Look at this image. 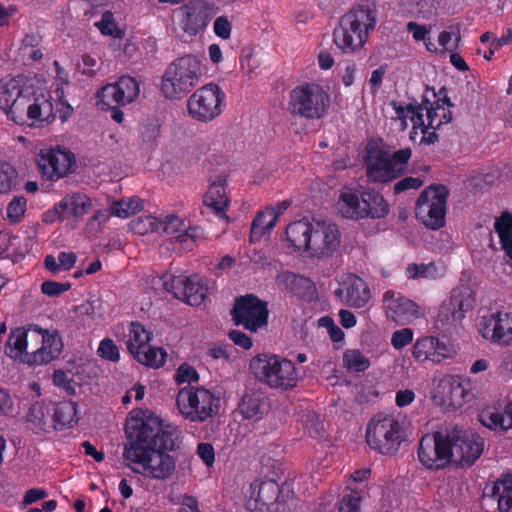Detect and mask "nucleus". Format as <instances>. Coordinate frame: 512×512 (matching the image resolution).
<instances>
[{
	"mask_svg": "<svg viewBox=\"0 0 512 512\" xmlns=\"http://www.w3.org/2000/svg\"><path fill=\"white\" fill-rule=\"evenodd\" d=\"M35 77L18 75L0 81V109L15 124L43 127L58 116L62 122L68 120L73 108L67 102H53L49 91L38 85Z\"/></svg>",
	"mask_w": 512,
	"mask_h": 512,
	"instance_id": "obj_1",
	"label": "nucleus"
},
{
	"mask_svg": "<svg viewBox=\"0 0 512 512\" xmlns=\"http://www.w3.org/2000/svg\"><path fill=\"white\" fill-rule=\"evenodd\" d=\"M125 431L130 439L123 452L125 460L140 464L143 475L153 479L166 480L173 475L176 463L166 451L175 448V429L163 427L157 417H148L135 420Z\"/></svg>",
	"mask_w": 512,
	"mask_h": 512,
	"instance_id": "obj_2",
	"label": "nucleus"
},
{
	"mask_svg": "<svg viewBox=\"0 0 512 512\" xmlns=\"http://www.w3.org/2000/svg\"><path fill=\"white\" fill-rule=\"evenodd\" d=\"M485 441L480 435L457 425H447L419 442V461L430 470H440L448 464L470 467L482 455Z\"/></svg>",
	"mask_w": 512,
	"mask_h": 512,
	"instance_id": "obj_3",
	"label": "nucleus"
},
{
	"mask_svg": "<svg viewBox=\"0 0 512 512\" xmlns=\"http://www.w3.org/2000/svg\"><path fill=\"white\" fill-rule=\"evenodd\" d=\"M284 248L292 253L312 251L310 256L334 253L341 243L338 226L330 221L311 222L308 218L296 220L286 226L282 237Z\"/></svg>",
	"mask_w": 512,
	"mask_h": 512,
	"instance_id": "obj_4",
	"label": "nucleus"
},
{
	"mask_svg": "<svg viewBox=\"0 0 512 512\" xmlns=\"http://www.w3.org/2000/svg\"><path fill=\"white\" fill-rule=\"evenodd\" d=\"M7 345L21 355L29 366L44 365L59 357L63 341L57 330H44L37 325L18 327L11 331Z\"/></svg>",
	"mask_w": 512,
	"mask_h": 512,
	"instance_id": "obj_5",
	"label": "nucleus"
},
{
	"mask_svg": "<svg viewBox=\"0 0 512 512\" xmlns=\"http://www.w3.org/2000/svg\"><path fill=\"white\" fill-rule=\"evenodd\" d=\"M376 24L375 4L357 3L342 16L339 28L334 31V43L342 52L353 53L364 46Z\"/></svg>",
	"mask_w": 512,
	"mask_h": 512,
	"instance_id": "obj_6",
	"label": "nucleus"
},
{
	"mask_svg": "<svg viewBox=\"0 0 512 512\" xmlns=\"http://www.w3.org/2000/svg\"><path fill=\"white\" fill-rule=\"evenodd\" d=\"M412 156L411 148H402L393 153L378 146H368L363 157L365 175L369 183L387 184L408 171Z\"/></svg>",
	"mask_w": 512,
	"mask_h": 512,
	"instance_id": "obj_7",
	"label": "nucleus"
},
{
	"mask_svg": "<svg viewBox=\"0 0 512 512\" xmlns=\"http://www.w3.org/2000/svg\"><path fill=\"white\" fill-rule=\"evenodd\" d=\"M343 217L353 220L382 219L390 212V205L373 187L346 188L339 198Z\"/></svg>",
	"mask_w": 512,
	"mask_h": 512,
	"instance_id": "obj_8",
	"label": "nucleus"
},
{
	"mask_svg": "<svg viewBox=\"0 0 512 512\" xmlns=\"http://www.w3.org/2000/svg\"><path fill=\"white\" fill-rule=\"evenodd\" d=\"M249 369L255 379L271 389L287 391L299 381L295 364L276 354H258L250 360Z\"/></svg>",
	"mask_w": 512,
	"mask_h": 512,
	"instance_id": "obj_9",
	"label": "nucleus"
},
{
	"mask_svg": "<svg viewBox=\"0 0 512 512\" xmlns=\"http://www.w3.org/2000/svg\"><path fill=\"white\" fill-rule=\"evenodd\" d=\"M202 76L201 61L192 54L178 57L166 68L161 80V92L170 100L187 95Z\"/></svg>",
	"mask_w": 512,
	"mask_h": 512,
	"instance_id": "obj_10",
	"label": "nucleus"
},
{
	"mask_svg": "<svg viewBox=\"0 0 512 512\" xmlns=\"http://www.w3.org/2000/svg\"><path fill=\"white\" fill-rule=\"evenodd\" d=\"M331 98L325 88L317 83H303L289 94L288 110L295 118L319 120L329 111Z\"/></svg>",
	"mask_w": 512,
	"mask_h": 512,
	"instance_id": "obj_11",
	"label": "nucleus"
},
{
	"mask_svg": "<svg viewBox=\"0 0 512 512\" xmlns=\"http://www.w3.org/2000/svg\"><path fill=\"white\" fill-rule=\"evenodd\" d=\"M406 437L404 421L393 415L377 414L367 425V444L383 455L396 454Z\"/></svg>",
	"mask_w": 512,
	"mask_h": 512,
	"instance_id": "obj_12",
	"label": "nucleus"
},
{
	"mask_svg": "<svg viewBox=\"0 0 512 512\" xmlns=\"http://www.w3.org/2000/svg\"><path fill=\"white\" fill-rule=\"evenodd\" d=\"M179 412L192 422H203L218 412L220 399L203 387H184L177 395Z\"/></svg>",
	"mask_w": 512,
	"mask_h": 512,
	"instance_id": "obj_13",
	"label": "nucleus"
},
{
	"mask_svg": "<svg viewBox=\"0 0 512 512\" xmlns=\"http://www.w3.org/2000/svg\"><path fill=\"white\" fill-rule=\"evenodd\" d=\"M449 189L443 184H431L418 196L415 215L427 228L438 230L445 225Z\"/></svg>",
	"mask_w": 512,
	"mask_h": 512,
	"instance_id": "obj_14",
	"label": "nucleus"
},
{
	"mask_svg": "<svg viewBox=\"0 0 512 512\" xmlns=\"http://www.w3.org/2000/svg\"><path fill=\"white\" fill-rule=\"evenodd\" d=\"M474 302V292L470 287L454 288L450 297L440 305L434 328L443 334L451 333L462 322L465 313L473 308Z\"/></svg>",
	"mask_w": 512,
	"mask_h": 512,
	"instance_id": "obj_15",
	"label": "nucleus"
},
{
	"mask_svg": "<svg viewBox=\"0 0 512 512\" xmlns=\"http://www.w3.org/2000/svg\"><path fill=\"white\" fill-rule=\"evenodd\" d=\"M226 95L215 83L198 88L187 100L189 115L196 121L207 123L217 118L225 107Z\"/></svg>",
	"mask_w": 512,
	"mask_h": 512,
	"instance_id": "obj_16",
	"label": "nucleus"
},
{
	"mask_svg": "<svg viewBox=\"0 0 512 512\" xmlns=\"http://www.w3.org/2000/svg\"><path fill=\"white\" fill-rule=\"evenodd\" d=\"M230 314L235 325L256 332L267 325L269 311L267 302L254 294H246L235 299Z\"/></svg>",
	"mask_w": 512,
	"mask_h": 512,
	"instance_id": "obj_17",
	"label": "nucleus"
},
{
	"mask_svg": "<svg viewBox=\"0 0 512 512\" xmlns=\"http://www.w3.org/2000/svg\"><path fill=\"white\" fill-rule=\"evenodd\" d=\"M37 165L44 179L58 181L74 172L76 158L74 153L64 147H51L40 150Z\"/></svg>",
	"mask_w": 512,
	"mask_h": 512,
	"instance_id": "obj_18",
	"label": "nucleus"
},
{
	"mask_svg": "<svg viewBox=\"0 0 512 512\" xmlns=\"http://www.w3.org/2000/svg\"><path fill=\"white\" fill-rule=\"evenodd\" d=\"M179 25L189 36L203 33L216 14L213 4L203 0H191L177 9Z\"/></svg>",
	"mask_w": 512,
	"mask_h": 512,
	"instance_id": "obj_19",
	"label": "nucleus"
},
{
	"mask_svg": "<svg viewBox=\"0 0 512 512\" xmlns=\"http://www.w3.org/2000/svg\"><path fill=\"white\" fill-rule=\"evenodd\" d=\"M168 292L173 296L192 306H199L207 296L208 288L198 275L173 276L164 283Z\"/></svg>",
	"mask_w": 512,
	"mask_h": 512,
	"instance_id": "obj_20",
	"label": "nucleus"
},
{
	"mask_svg": "<svg viewBox=\"0 0 512 512\" xmlns=\"http://www.w3.org/2000/svg\"><path fill=\"white\" fill-rule=\"evenodd\" d=\"M425 93H428V101L425 103V108H423V112H426V128L438 130L442 125L452 121V113L445 106L453 107L454 104L447 96L445 87H442L438 93L433 88L427 87Z\"/></svg>",
	"mask_w": 512,
	"mask_h": 512,
	"instance_id": "obj_21",
	"label": "nucleus"
},
{
	"mask_svg": "<svg viewBox=\"0 0 512 512\" xmlns=\"http://www.w3.org/2000/svg\"><path fill=\"white\" fill-rule=\"evenodd\" d=\"M91 205V199L86 194H69L44 214L43 221L50 223L71 217H80L88 213Z\"/></svg>",
	"mask_w": 512,
	"mask_h": 512,
	"instance_id": "obj_22",
	"label": "nucleus"
},
{
	"mask_svg": "<svg viewBox=\"0 0 512 512\" xmlns=\"http://www.w3.org/2000/svg\"><path fill=\"white\" fill-rule=\"evenodd\" d=\"M383 306L386 316L401 325L407 324L420 316L419 306L414 301L394 291L385 292Z\"/></svg>",
	"mask_w": 512,
	"mask_h": 512,
	"instance_id": "obj_23",
	"label": "nucleus"
},
{
	"mask_svg": "<svg viewBox=\"0 0 512 512\" xmlns=\"http://www.w3.org/2000/svg\"><path fill=\"white\" fill-rule=\"evenodd\" d=\"M140 93L139 83L131 76H121L115 83L104 86L100 92L102 102L126 105L134 101Z\"/></svg>",
	"mask_w": 512,
	"mask_h": 512,
	"instance_id": "obj_24",
	"label": "nucleus"
},
{
	"mask_svg": "<svg viewBox=\"0 0 512 512\" xmlns=\"http://www.w3.org/2000/svg\"><path fill=\"white\" fill-rule=\"evenodd\" d=\"M482 335L502 346L512 344V313L491 314L483 319Z\"/></svg>",
	"mask_w": 512,
	"mask_h": 512,
	"instance_id": "obj_25",
	"label": "nucleus"
},
{
	"mask_svg": "<svg viewBox=\"0 0 512 512\" xmlns=\"http://www.w3.org/2000/svg\"><path fill=\"white\" fill-rule=\"evenodd\" d=\"M270 398L260 389H248L244 392L238 410L245 419L258 421L269 413Z\"/></svg>",
	"mask_w": 512,
	"mask_h": 512,
	"instance_id": "obj_26",
	"label": "nucleus"
},
{
	"mask_svg": "<svg viewBox=\"0 0 512 512\" xmlns=\"http://www.w3.org/2000/svg\"><path fill=\"white\" fill-rule=\"evenodd\" d=\"M276 282L299 298L311 301L316 297L314 282L305 276L283 271L277 275Z\"/></svg>",
	"mask_w": 512,
	"mask_h": 512,
	"instance_id": "obj_27",
	"label": "nucleus"
},
{
	"mask_svg": "<svg viewBox=\"0 0 512 512\" xmlns=\"http://www.w3.org/2000/svg\"><path fill=\"white\" fill-rule=\"evenodd\" d=\"M226 184L227 176L225 174L218 175L212 180L208 191L203 196L204 205L219 218L226 217L228 209L229 201L225 192Z\"/></svg>",
	"mask_w": 512,
	"mask_h": 512,
	"instance_id": "obj_28",
	"label": "nucleus"
},
{
	"mask_svg": "<svg viewBox=\"0 0 512 512\" xmlns=\"http://www.w3.org/2000/svg\"><path fill=\"white\" fill-rule=\"evenodd\" d=\"M465 396L466 390L461 381L455 377H446L439 382L434 398H439L441 405L459 408L464 404Z\"/></svg>",
	"mask_w": 512,
	"mask_h": 512,
	"instance_id": "obj_29",
	"label": "nucleus"
},
{
	"mask_svg": "<svg viewBox=\"0 0 512 512\" xmlns=\"http://www.w3.org/2000/svg\"><path fill=\"white\" fill-rule=\"evenodd\" d=\"M346 286L345 304L353 308H362L370 300L371 294L367 283L360 277L350 274L344 281Z\"/></svg>",
	"mask_w": 512,
	"mask_h": 512,
	"instance_id": "obj_30",
	"label": "nucleus"
},
{
	"mask_svg": "<svg viewBox=\"0 0 512 512\" xmlns=\"http://www.w3.org/2000/svg\"><path fill=\"white\" fill-rule=\"evenodd\" d=\"M280 494L278 484L273 481L262 482L259 486L257 497L249 502V508L252 512H265L270 506L274 505Z\"/></svg>",
	"mask_w": 512,
	"mask_h": 512,
	"instance_id": "obj_31",
	"label": "nucleus"
},
{
	"mask_svg": "<svg viewBox=\"0 0 512 512\" xmlns=\"http://www.w3.org/2000/svg\"><path fill=\"white\" fill-rule=\"evenodd\" d=\"M427 101L428 93H424L421 99V103L419 104L414 102L402 105L401 103L394 100L391 102V106L400 119L409 117L413 123V128H417V125H423V108H425V103Z\"/></svg>",
	"mask_w": 512,
	"mask_h": 512,
	"instance_id": "obj_32",
	"label": "nucleus"
},
{
	"mask_svg": "<svg viewBox=\"0 0 512 512\" xmlns=\"http://www.w3.org/2000/svg\"><path fill=\"white\" fill-rule=\"evenodd\" d=\"M494 230L499 237L501 248L506 256H512V214L504 211L495 219Z\"/></svg>",
	"mask_w": 512,
	"mask_h": 512,
	"instance_id": "obj_33",
	"label": "nucleus"
},
{
	"mask_svg": "<svg viewBox=\"0 0 512 512\" xmlns=\"http://www.w3.org/2000/svg\"><path fill=\"white\" fill-rule=\"evenodd\" d=\"M491 496L497 501L501 512L512 510V474L494 483Z\"/></svg>",
	"mask_w": 512,
	"mask_h": 512,
	"instance_id": "obj_34",
	"label": "nucleus"
},
{
	"mask_svg": "<svg viewBox=\"0 0 512 512\" xmlns=\"http://www.w3.org/2000/svg\"><path fill=\"white\" fill-rule=\"evenodd\" d=\"M479 417L480 422L489 429L506 431L512 428V418L506 414V409L500 413L495 409L486 408L481 411Z\"/></svg>",
	"mask_w": 512,
	"mask_h": 512,
	"instance_id": "obj_35",
	"label": "nucleus"
},
{
	"mask_svg": "<svg viewBox=\"0 0 512 512\" xmlns=\"http://www.w3.org/2000/svg\"><path fill=\"white\" fill-rule=\"evenodd\" d=\"M51 426L54 428L69 426L76 421V403L72 401H63L52 408Z\"/></svg>",
	"mask_w": 512,
	"mask_h": 512,
	"instance_id": "obj_36",
	"label": "nucleus"
},
{
	"mask_svg": "<svg viewBox=\"0 0 512 512\" xmlns=\"http://www.w3.org/2000/svg\"><path fill=\"white\" fill-rule=\"evenodd\" d=\"M437 345V337L426 336L418 339L412 348V356L418 362L430 360L439 363V354H435V346Z\"/></svg>",
	"mask_w": 512,
	"mask_h": 512,
	"instance_id": "obj_37",
	"label": "nucleus"
},
{
	"mask_svg": "<svg viewBox=\"0 0 512 512\" xmlns=\"http://www.w3.org/2000/svg\"><path fill=\"white\" fill-rule=\"evenodd\" d=\"M445 265L442 261H431L428 264H410L406 272L409 278H437L445 273Z\"/></svg>",
	"mask_w": 512,
	"mask_h": 512,
	"instance_id": "obj_38",
	"label": "nucleus"
},
{
	"mask_svg": "<svg viewBox=\"0 0 512 512\" xmlns=\"http://www.w3.org/2000/svg\"><path fill=\"white\" fill-rule=\"evenodd\" d=\"M151 336L140 323H132L127 347L132 355H137L140 350L148 346Z\"/></svg>",
	"mask_w": 512,
	"mask_h": 512,
	"instance_id": "obj_39",
	"label": "nucleus"
},
{
	"mask_svg": "<svg viewBox=\"0 0 512 512\" xmlns=\"http://www.w3.org/2000/svg\"><path fill=\"white\" fill-rule=\"evenodd\" d=\"M142 209L143 201L138 197H132L128 200L121 199L113 202L110 213L119 218H128Z\"/></svg>",
	"mask_w": 512,
	"mask_h": 512,
	"instance_id": "obj_40",
	"label": "nucleus"
},
{
	"mask_svg": "<svg viewBox=\"0 0 512 512\" xmlns=\"http://www.w3.org/2000/svg\"><path fill=\"white\" fill-rule=\"evenodd\" d=\"M203 238V229L199 226H189L184 232L173 237L174 249L176 245L181 246L184 251L193 250L197 242Z\"/></svg>",
	"mask_w": 512,
	"mask_h": 512,
	"instance_id": "obj_41",
	"label": "nucleus"
},
{
	"mask_svg": "<svg viewBox=\"0 0 512 512\" xmlns=\"http://www.w3.org/2000/svg\"><path fill=\"white\" fill-rule=\"evenodd\" d=\"M27 421L33 423L40 429H46L51 426L50 409L46 408L42 402H34L30 405L27 413Z\"/></svg>",
	"mask_w": 512,
	"mask_h": 512,
	"instance_id": "obj_42",
	"label": "nucleus"
},
{
	"mask_svg": "<svg viewBox=\"0 0 512 512\" xmlns=\"http://www.w3.org/2000/svg\"><path fill=\"white\" fill-rule=\"evenodd\" d=\"M136 360L146 366L158 368L165 362L166 352L162 348L147 346L134 356Z\"/></svg>",
	"mask_w": 512,
	"mask_h": 512,
	"instance_id": "obj_43",
	"label": "nucleus"
},
{
	"mask_svg": "<svg viewBox=\"0 0 512 512\" xmlns=\"http://www.w3.org/2000/svg\"><path fill=\"white\" fill-rule=\"evenodd\" d=\"M129 226L130 230L137 235L160 232L159 219L151 215L137 217L130 222Z\"/></svg>",
	"mask_w": 512,
	"mask_h": 512,
	"instance_id": "obj_44",
	"label": "nucleus"
},
{
	"mask_svg": "<svg viewBox=\"0 0 512 512\" xmlns=\"http://www.w3.org/2000/svg\"><path fill=\"white\" fill-rule=\"evenodd\" d=\"M18 172L13 165L0 161V194L10 192L16 184Z\"/></svg>",
	"mask_w": 512,
	"mask_h": 512,
	"instance_id": "obj_45",
	"label": "nucleus"
},
{
	"mask_svg": "<svg viewBox=\"0 0 512 512\" xmlns=\"http://www.w3.org/2000/svg\"><path fill=\"white\" fill-rule=\"evenodd\" d=\"M343 362L346 368L355 372L365 371L370 365L369 359L366 358L359 350L345 351L343 355Z\"/></svg>",
	"mask_w": 512,
	"mask_h": 512,
	"instance_id": "obj_46",
	"label": "nucleus"
},
{
	"mask_svg": "<svg viewBox=\"0 0 512 512\" xmlns=\"http://www.w3.org/2000/svg\"><path fill=\"white\" fill-rule=\"evenodd\" d=\"M27 209V200L23 196H15L7 206V218L11 223L22 220Z\"/></svg>",
	"mask_w": 512,
	"mask_h": 512,
	"instance_id": "obj_47",
	"label": "nucleus"
},
{
	"mask_svg": "<svg viewBox=\"0 0 512 512\" xmlns=\"http://www.w3.org/2000/svg\"><path fill=\"white\" fill-rule=\"evenodd\" d=\"M102 35L119 38L121 36V30L118 28L113 14L110 11L103 13L102 18L95 24Z\"/></svg>",
	"mask_w": 512,
	"mask_h": 512,
	"instance_id": "obj_48",
	"label": "nucleus"
},
{
	"mask_svg": "<svg viewBox=\"0 0 512 512\" xmlns=\"http://www.w3.org/2000/svg\"><path fill=\"white\" fill-rule=\"evenodd\" d=\"M98 355L106 360L117 362L120 358L119 349L110 338L103 339L98 347Z\"/></svg>",
	"mask_w": 512,
	"mask_h": 512,
	"instance_id": "obj_49",
	"label": "nucleus"
},
{
	"mask_svg": "<svg viewBox=\"0 0 512 512\" xmlns=\"http://www.w3.org/2000/svg\"><path fill=\"white\" fill-rule=\"evenodd\" d=\"M143 142L152 145L160 134V124L156 119H148L143 122L142 130Z\"/></svg>",
	"mask_w": 512,
	"mask_h": 512,
	"instance_id": "obj_50",
	"label": "nucleus"
},
{
	"mask_svg": "<svg viewBox=\"0 0 512 512\" xmlns=\"http://www.w3.org/2000/svg\"><path fill=\"white\" fill-rule=\"evenodd\" d=\"M75 262L76 258H45L44 266L47 270L56 274L71 269Z\"/></svg>",
	"mask_w": 512,
	"mask_h": 512,
	"instance_id": "obj_51",
	"label": "nucleus"
},
{
	"mask_svg": "<svg viewBox=\"0 0 512 512\" xmlns=\"http://www.w3.org/2000/svg\"><path fill=\"white\" fill-rule=\"evenodd\" d=\"M71 284L69 282H56L52 280L44 281L41 284V292L49 297H58L64 292L70 290Z\"/></svg>",
	"mask_w": 512,
	"mask_h": 512,
	"instance_id": "obj_52",
	"label": "nucleus"
},
{
	"mask_svg": "<svg viewBox=\"0 0 512 512\" xmlns=\"http://www.w3.org/2000/svg\"><path fill=\"white\" fill-rule=\"evenodd\" d=\"M53 383L64 389L67 394L74 395L76 393V383L72 378L68 377V374L63 370H55L53 373Z\"/></svg>",
	"mask_w": 512,
	"mask_h": 512,
	"instance_id": "obj_53",
	"label": "nucleus"
},
{
	"mask_svg": "<svg viewBox=\"0 0 512 512\" xmlns=\"http://www.w3.org/2000/svg\"><path fill=\"white\" fill-rule=\"evenodd\" d=\"M175 380L178 384H182V383H186V382L187 383L198 382L199 375L193 367H191L187 363H183L177 369V372L175 374Z\"/></svg>",
	"mask_w": 512,
	"mask_h": 512,
	"instance_id": "obj_54",
	"label": "nucleus"
},
{
	"mask_svg": "<svg viewBox=\"0 0 512 512\" xmlns=\"http://www.w3.org/2000/svg\"><path fill=\"white\" fill-rule=\"evenodd\" d=\"M215 35L221 39L227 40L231 36L232 25L227 16H219L213 24Z\"/></svg>",
	"mask_w": 512,
	"mask_h": 512,
	"instance_id": "obj_55",
	"label": "nucleus"
},
{
	"mask_svg": "<svg viewBox=\"0 0 512 512\" xmlns=\"http://www.w3.org/2000/svg\"><path fill=\"white\" fill-rule=\"evenodd\" d=\"M159 225L160 232L172 235L181 230V227L183 226V221L175 215H169L166 216L164 220L159 219Z\"/></svg>",
	"mask_w": 512,
	"mask_h": 512,
	"instance_id": "obj_56",
	"label": "nucleus"
},
{
	"mask_svg": "<svg viewBox=\"0 0 512 512\" xmlns=\"http://www.w3.org/2000/svg\"><path fill=\"white\" fill-rule=\"evenodd\" d=\"M422 185L423 181L420 178L407 176L395 183L393 191L394 194L398 195L410 189H419Z\"/></svg>",
	"mask_w": 512,
	"mask_h": 512,
	"instance_id": "obj_57",
	"label": "nucleus"
},
{
	"mask_svg": "<svg viewBox=\"0 0 512 512\" xmlns=\"http://www.w3.org/2000/svg\"><path fill=\"white\" fill-rule=\"evenodd\" d=\"M412 340L413 331L410 328H403L392 334L391 344L395 349H401L411 343Z\"/></svg>",
	"mask_w": 512,
	"mask_h": 512,
	"instance_id": "obj_58",
	"label": "nucleus"
},
{
	"mask_svg": "<svg viewBox=\"0 0 512 512\" xmlns=\"http://www.w3.org/2000/svg\"><path fill=\"white\" fill-rule=\"evenodd\" d=\"M361 497L357 492H352L343 497L339 504V512H358Z\"/></svg>",
	"mask_w": 512,
	"mask_h": 512,
	"instance_id": "obj_59",
	"label": "nucleus"
},
{
	"mask_svg": "<svg viewBox=\"0 0 512 512\" xmlns=\"http://www.w3.org/2000/svg\"><path fill=\"white\" fill-rule=\"evenodd\" d=\"M271 222H272V217L267 213L266 210L259 211L252 221L253 228H254V235H257V233H258L257 229L259 226H262L263 228H265L266 231L272 232L274 227L277 225V222L276 221H273V223H271Z\"/></svg>",
	"mask_w": 512,
	"mask_h": 512,
	"instance_id": "obj_60",
	"label": "nucleus"
},
{
	"mask_svg": "<svg viewBox=\"0 0 512 512\" xmlns=\"http://www.w3.org/2000/svg\"><path fill=\"white\" fill-rule=\"evenodd\" d=\"M460 24L451 25L449 27L450 31H442L439 34L438 42L439 45L444 49L447 50L449 48V43L451 42L452 36H455V40L458 43L461 39L460 34Z\"/></svg>",
	"mask_w": 512,
	"mask_h": 512,
	"instance_id": "obj_61",
	"label": "nucleus"
},
{
	"mask_svg": "<svg viewBox=\"0 0 512 512\" xmlns=\"http://www.w3.org/2000/svg\"><path fill=\"white\" fill-rule=\"evenodd\" d=\"M197 454L206 464L211 467L215 460L214 448L210 443H200L197 447Z\"/></svg>",
	"mask_w": 512,
	"mask_h": 512,
	"instance_id": "obj_62",
	"label": "nucleus"
},
{
	"mask_svg": "<svg viewBox=\"0 0 512 512\" xmlns=\"http://www.w3.org/2000/svg\"><path fill=\"white\" fill-rule=\"evenodd\" d=\"M78 70L87 76H93L97 72V59L91 55L85 54L82 57V66L78 65Z\"/></svg>",
	"mask_w": 512,
	"mask_h": 512,
	"instance_id": "obj_63",
	"label": "nucleus"
},
{
	"mask_svg": "<svg viewBox=\"0 0 512 512\" xmlns=\"http://www.w3.org/2000/svg\"><path fill=\"white\" fill-rule=\"evenodd\" d=\"M406 28L409 32H412L415 41H425L429 34V29L426 25H421L414 21L408 22Z\"/></svg>",
	"mask_w": 512,
	"mask_h": 512,
	"instance_id": "obj_64",
	"label": "nucleus"
}]
</instances>
